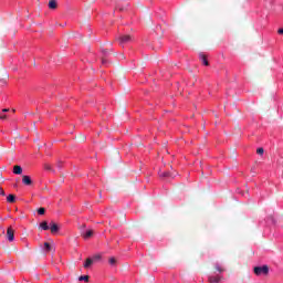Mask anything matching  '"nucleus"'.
Masks as SVG:
<instances>
[{
  "label": "nucleus",
  "mask_w": 283,
  "mask_h": 283,
  "mask_svg": "<svg viewBox=\"0 0 283 283\" xmlns=\"http://www.w3.org/2000/svg\"><path fill=\"white\" fill-rule=\"evenodd\" d=\"M44 249H45V251H46L48 253H50V251H52V245H50L49 242H45V243H44Z\"/></svg>",
  "instance_id": "nucleus-16"
},
{
  "label": "nucleus",
  "mask_w": 283,
  "mask_h": 283,
  "mask_svg": "<svg viewBox=\"0 0 283 283\" xmlns=\"http://www.w3.org/2000/svg\"><path fill=\"white\" fill-rule=\"evenodd\" d=\"M216 271H218L219 273H224V268L220 266L219 264L214 265Z\"/></svg>",
  "instance_id": "nucleus-17"
},
{
  "label": "nucleus",
  "mask_w": 283,
  "mask_h": 283,
  "mask_svg": "<svg viewBox=\"0 0 283 283\" xmlns=\"http://www.w3.org/2000/svg\"><path fill=\"white\" fill-rule=\"evenodd\" d=\"M57 7H59V4L56 3V0H50L49 1L50 10H56Z\"/></svg>",
  "instance_id": "nucleus-9"
},
{
  "label": "nucleus",
  "mask_w": 283,
  "mask_h": 283,
  "mask_svg": "<svg viewBox=\"0 0 283 283\" xmlns=\"http://www.w3.org/2000/svg\"><path fill=\"white\" fill-rule=\"evenodd\" d=\"M0 196H6V190H3V188H0Z\"/></svg>",
  "instance_id": "nucleus-23"
},
{
  "label": "nucleus",
  "mask_w": 283,
  "mask_h": 283,
  "mask_svg": "<svg viewBox=\"0 0 283 283\" xmlns=\"http://www.w3.org/2000/svg\"><path fill=\"white\" fill-rule=\"evenodd\" d=\"M109 264L112 266H114V264H116V258L112 256L109 260H108Z\"/></svg>",
  "instance_id": "nucleus-19"
},
{
  "label": "nucleus",
  "mask_w": 283,
  "mask_h": 283,
  "mask_svg": "<svg viewBox=\"0 0 283 283\" xmlns=\"http://www.w3.org/2000/svg\"><path fill=\"white\" fill-rule=\"evenodd\" d=\"M92 264H94V260L86 259V262L84 263V269H90V266H92Z\"/></svg>",
  "instance_id": "nucleus-12"
},
{
  "label": "nucleus",
  "mask_w": 283,
  "mask_h": 283,
  "mask_svg": "<svg viewBox=\"0 0 283 283\" xmlns=\"http://www.w3.org/2000/svg\"><path fill=\"white\" fill-rule=\"evenodd\" d=\"M44 169H45L46 171H52V166H51L50 164H45V165H44Z\"/></svg>",
  "instance_id": "nucleus-21"
},
{
  "label": "nucleus",
  "mask_w": 283,
  "mask_h": 283,
  "mask_svg": "<svg viewBox=\"0 0 283 283\" xmlns=\"http://www.w3.org/2000/svg\"><path fill=\"white\" fill-rule=\"evenodd\" d=\"M7 238L9 242H14V229H12V227L7 229Z\"/></svg>",
  "instance_id": "nucleus-2"
},
{
  "label": "nucleus",
  "mask_w": 283,
  "mask_h": 283,
  "mask_svg": "<svg viewBox=\"0 0 283 283\" xmlns=\"http://www.w3.org/2000/svg\"><path fill=\"white\" fill-rule=\"evenodd\" d=\"M80 282H90V275H82L78 277Z\"/></svg>",
  "instance_id": "nucleus-15"
},
{
  "label": "nucleus",
  "mask_w": 283,
  "mask_h": 283,
  "mask_svg": "<svg viewBox=\"0 0 283 283\" xmlns=\"http://www.w3.org/2000/svg\"><path fill=\"white\" fill-rule=\"evenodd\" d=\"M7 112H10V108H3L2 113L6 114Z\"/></svg>",
  "instance_id": "nucleus-25"
},
{
  "label": "nucleus",
  "mask_w": 283,
  "mask_h": 283,
  "mask_svg": "<svg viewBox=\"0 0 283 283\" xmlns=\"http://www.w3.org/2000/svg\"><path fill=\"white\" fill-rule=\"evenodd\" d=\"M208 280H209L210 283H220V282H222V276H220V275H216V276L211 275V276L208 277Z\"/></svg>",
  "instance_id": "nucleus-5"
},
{
  "label": "nucleus",
  "mask_w": 283,
  "mask_h": 283,
  "mask_svg": "<svg viewBox=\"0 0 283 283\" xmlns=\"http://www.w3.org/2000/svg\"><path fill=\"white\" fill-rule=\"evenodd\" d=\"M0 118H1V120H6V118H8V115L0 113Z\"/></svg>",
  "instance_id": "nucleus-22"
},
{
  "label": "nucleus",
  "mask_w": 283,
  "mask_h": 283,
  "mask_svg": "<svg viewBox=\"0 0 283 283\" xmlns=\"http://www.w3.org/2000/svg\"><path fill=\"white\" fill-rule=\"evenodd\" d=\"M13 174H15V176H21L23 174V168L19 165L13 166Z\"/></svg>",
  "instance_id": "nucleus-7"
},
{
  "label": "nucleus",
  "mask_w": 283,
  "mask_h": 283,
  "mask_svg": "<svg viewBox=\"0 0 283 283\" xmlns=\"http://www.w3.org/2000/svg\"><path fill=\"white\" fill-rule=\"evenodd\" d=\"M119 43L120 44L132 43V35H122L119 38Z\"/></svg>",
  "instance_id": "nucleus-3"
},
{
  "label": "nucleus",
  "mask_w": 283,
  "mask_h": 283,
  "mask_svg": "<svg viewBox=\"0 0 283 283\" xmlns=\"http://www.w3.org/2000/svg\"><path fill=\"white\" fill-rule=\"evenodd\" d=\"M102 63H107V60L103 59V60H102Z\"/></svg>",
  "instance_id": "nucleus-27"
},
{
  "label": "nucleus",
  "mask_w": 283,
  "mask_h": 283,
  "mask_svg": "<svg viewBox=\"0 0 283 283\" xmlns=\"http://www.w3.org/2000/svg\"><path fill=\"white\" fill-rule=\"evenodd\" d=\"M40 229H42L43 231H49L50 226H48V221H43L42 223H40Z\"/></svg>",
  "instance_id": "nucleus-11"
},
{
  "label": "nucleus",
  "mask_w": 283,
  "mask_h": 283,
  "mask_svg": "<svg viewBox=\"0 0 283 283\" xmlns=\"http://www.w3.org/2000/svg\"><path fill=\"white\" fill-rule=\"evenodd\" d=\"M253 272L255 275H269V265L254 266Z\"/></svg>",
  "instance_id": "nucleus-1"
},
{
  "label": "nucleus",
  "mask_w": 283,
  "mask_h": 283,
  "mask_svg": "<svg viewBox=\"0 0 283 283\" xmlns=\"http://www.w3.org/2000/svg\"><path fill=\"white\" fill-rule=\"evenodd\" d=\"M51 233H59V224L55 222L50 223Z\"/></svg>",
  "instance_id": "nucleus-8"
},
{
  "label": "nucleus",
  "mask_w": 283,
  "mask_h": 283,
  "mask_svg": "<svg viewBox=\"0 0 283 283\" xmlns=\"http://www.w3.org/2000/svg\"><path fill=\"white\" fill-rule=\"evenodd\" d=\"M7 202H10V203L17 202V197L14 195H9L7 197Z\"/></svg>",
  "instance_id": "nucleus-13"
},
{
  "label": "nucleus",
  "mask_w": 283,
  "mask_h": 283,
  "mask_svg": "<svg viewBox=\"0 0 283 283\" xmlns=\"http://www.w3.org/2000/svg\"><path fill=\"white\" fill-rule=\"evenodd\" d=\"M92 235H94V231L87 230L86 233L84 234V238H85V240H87L88 238H92Z\"/></svg>",
  "instance_id": "nucleus-14"
},
{
  "label": "nucleus",
  "mask_w": 283,
  "mask_h": 283,
  "mask_svg": "<svg viewBox=\"0 0 283 283\" xmlns=\"http://www.w3.org/2000/svg\"><path fill=\"white\" fill-rule=\"evenodd\" d=\"M199 57H200V61L203 63V65H209V60H207V55L200 53Z\"/></svg>",
  "instance_id": "nucleus-10"
},
{
  "label": "nucleus",
  "mask_w": 283,
  "mask_h": 283,
  "mask_svg": "<svg viewBox=\"0 0 283 283\" xmlns=\"http://www.w3.org/2000/svg\"><path fill=\"white\" fill-rule=\"evenodd\" d=\"M256 154H259V156H262L264 154V148L262 147L258 148Z\"/></svg>",
  "instance_id": "nucleus-20"
},
{
  "label": "nucleus",
  "mask_w": 283,
  "mask_h": 283,
  "mask_svg": "<svg viewBox=\"0 0 283 283\" xmlns=\"http://www.w3.org/2000/svg\"><path fill=\"white\" fill-rule=\"evenodd\" d=\"M159 176L160 178H176V174L169 171L160 172Z\"/></svg>",
  "instance_id": "nucleus-6"
},
{
  "label": "nucleus",
  "mask_w": 283,
  "mask_h": 283,
  "mask_svg": "<svg viewBox=\"0 0 283 283\" xmlns=\"http://www.w3.org/2000/svg\"><path fill=\"white\" fill-rule=\"evenodd\" d=\"M277 34H283V28L277 30Z\"/></svg>",
  "instance_id": "nucleus-26"
},
{
  "label": "nucleus",
  "mask_w": 283,
  "mask_h": 283,
  "mask_svg": "<svg viewBox=\"0 0 283 283\" xmlns=\"http://www.w3.org/2000/svg\"><path fill=\"white\" fill-rule=\"evenodd\" d=\"M22 182L27 187H30V185H32V178H30V176H28V175H23L22 176Z\"/></svg>",
  "instance_id": "nucleus-4"
},
{
  "label": "nucleus",
  "mask_w": 283,
  "mask_h": 283,
  "mask_svg": "<svg viewBox=\"0 0 283 283\" xmlns=\"http://www.w3.org/2000/svg\"><path fill=\"white\" fill-rule=\"evenodd\" d=\"M12 112H13V114H14L15 111L13 109Z\"/></svg>",
  "instance_id": "nucleus-28"
},
{
  "label": "nucleus",
  "mask_w": 283,
  "mask_h": 283,
  "mask_svg": "<svg viewBox=\"0 0 283 283\" xmlns=\"http://www.w3.org/2000/svg\"><path fill=\"white\" fill-rule=\"evenodd\" d=\"M94 260H101V255H99V254L95 255V256L93 258V261H94Z\"/></svg>",
  "instance_id": "nucleus-24"
},
{
  "label": "nucleus",
  "mask_w": 283,
  "mask_h": 283,
  "mask_svg": "<svg viewBox=\"0 0 283 283\" xmlns=\"http://www.w3.org/2000/svg\"><path fill=\"white\" fill-rule=\"evenodd\" d=\"M39 216H45V208L38 209Z\"/></svg>",
  "instance_id": "nucleus-18"
}]
</instances>
